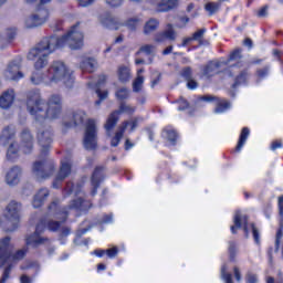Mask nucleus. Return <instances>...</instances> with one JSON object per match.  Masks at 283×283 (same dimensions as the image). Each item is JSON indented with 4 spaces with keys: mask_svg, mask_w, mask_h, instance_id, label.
Here are the masks:
<instances>
[{
    "mask_svg": "<svg viewBox=\"0 0 283 283\" xmlns=\"http://www.w3.org/2000/svg\"><path fill=\"white\" fill-rule=\"evenodd\" d=\"M85 45V34L81 29V23L72 25L61 38H43L27 54L28 61L33 62L34 71L31 75L33 85H56L63 83L66 87L74 85V71L65 62L54 61L50 67V54H54L59 48H70V50H81ZM45 67H48L45 70Z\"/></svg>",
    "mask_w": 283,
    "mask_h": 283,
    "instance_id": "obj_1",
    "label": "nucleus"
},
{
    "mask_svg": "<svg viewBox=\"0 0 283 283\" xmlns=\"http://www.w3.org/2000/svg\"><path fill=\"white\" fill-rule=\"evenodd\" d=\"M62 98L59 94L49 97L48 104L41 98V91H30L27 99V109L35 118H59L61 115Z\"/></svg>",
    "mask_w": 283,
    "mask_h": 283,
    "instance_id": "obj_2",
    "label": "nucleus"
},
{
    "mask_svg": "<svg viewBox=\"0 0 283 283\" xmlns=\"http://www.w3.org/2000/svg\"><path fill=\"white\" fill-rule=\"evenodd\" d=\"M10 247V238H4L0 241V266H3L4 270L0 274V283L6 282L10 275V271H12V266L19 262V260H23L25 256L24 250H19L15 254H9L8 248Z\"/></svg>",
    "mask_w": 283,
    "mask_h": 283,
    "instance_id": "obj_3",
    "label": "nucleus"
},
{
    "mask_svg": "<svg viewBox=\"0 0 283 283\" xmlns=\"http://www.w3.org/2000/svg\"><path fill=\"white\" fill-rule=\"evenodd\" d=\"M23 211V206L17 200H11L4 208L2 222L4 223V231H17L18 227L21 224V213Z\"/></svg>",
    "mask_w": 283,
    "mask_h": 283,
    "instance_id": "obj_4",
    "label": "nucleus"
},
{
    "mask_svg": "<svg viewBox=\"0 0 283 283\" xmlns=\"http://www.w3.org/2000/svg\"><path fill=\"white\" fill-rule=\"evenodd\" d=\"M233 223L231 233H238V229H243L245 235H249V231H252L255 244H260V230L256 229L255 224L248 222L247 214L242 211H237L233 217Z\"/></svg>",
    "mask_w": 283,
    "mask_h": 283,
    "instance_id": "obj_5",
    "label": "nucleus"
},
{
    "mask_svg": "<svg viewBox=\"0 0 283 283\" xmlns=\"http://www.w3.org/2000/svg\"><path fill=\"white\" fill-rule=\"evenodd\" d=\"M99 22L104 28H109L111 30H118L122 25H125L128 30L134 31L140 25V18H130L126 22H118L109 14H102L99 15Z\"/></svg>",
    "mask_w": 283,
    "mask_h": 283,
    "instance_id": "obj_6",
    "label": "nucleus"
},
{
    "mask_svg": "<svg viewBox=\"0 0 283 283\" xmlns=\"http://www.w3.org/2000/svg\"><path fill=\"white\" fill-rule=\"evenodd\" d=\"M136 127H138V118L120 124L113 136L112 130L109 135L106 133V136L111 138V146L118 147V145H120V140H123V136H125V132L132 133Z\"/></svg>",
    "mask_w": 283,
    "mask_h": 283,
    "instance_id": "obj_7",
    "label": "nucleus"
},
{
    "mask_svg": "<svg viewBox=\"0 0 283 283\" xmlns=\"http://www.w3.org/2000/svg\"><path fill=\"white\" fill-rule=\"evenodd\" d=\"M134 112H136V107L129 106L127 104H120L119 109L111 113L106 119L104 125L106 134L109 136V134L116 127L118 118H120V114H134Z\"/></svg>",
    "mask_w": 283,
    "mask_h": 283,
    "instance_id": "obj_8",
    "label": "nucleus"
},
{
    "mask_svg": "<svg viewBox=\"0 0 283 283\" xmlns=\"http://www.w3.org/2000/svg\"><path fill=\"white\" fill-rule=\"evenodd\" d=\"M3 78L6 81H14L15 83L23 78V72H21V59H14L10 61L2 72Z\"/></svg>",
    "mask_w": 283,
    "mask_h": 283,
    "instance_id": "obj_9",
    "label": "nucleus"
},
{
    "mask_svg": "<svg viewBox=\"0 0 283 283\" xmlns=\"http://www.w3.org/2000/svg\"><path fill=\"white\" fill-rule=\"evenodd\" d=\"M50 19V11L48 9L38 10L35 13L29 15L24 20L25 28H39Z\"/></svg>",
    "mask_w": 283,
    "mask_h": 283,
    "instance_id": "obj_10",
    "label": "nucleus"
},
{
    "mask_svg": "<svg viewBox=\"0 0 283 283\" xmlns=\"http://www.w3.org/2000/svg\"><path fill=\"white\" fill-rule=\"evenodd\" d=\"M96 120L88 119L84 133V147L85 149H96Z\"/></svg>",
    "mask_w": 283,
    "mask_h": 283,
    "instance_id": "obj_11",
    "label": "nucleus"
},
{
    "mask_svg": "<svg viewBox=\"0 0 283 283\" xmlns=\"http://www.w3.org/2000/svg\"><path fill=\"white\" fill-rule=\"evenodd\" d=\"M32 171L39 180H43V178H50L52 176L53 168L45 161H35Z\"/></svg>",
    "mask_w": 283,
    "mask_h": 283,
    "instance_id": "obj_12",
    "label": "nucleus"
},
{
    "mask_svg": "<svg viewBox=\"0 0 283 283\" xmlns=\"http://www.w3.org/2000/svg\"><path fill=\"white\" fill-rule=\"evenodd\" d=\"M201 101H206L207 103H211V101H213L216 105L214 114H224V112H229V108L231 107V102L227 99H220L211 95L202 97Z\"/></svg>",
    "mask_w": 283,
    "mask_h": 283,
    "instance_id": "obj_13",
    "label": "nucleus"
},
{
    "mask_svg": "<svg viewBox=\"0 0 283 283\" xmlns=\"http://www.w3.org/2000/svg\"><path fill=\"white\" fill-rule=\"evenodd\" d=\"M71 171H72V164L70 163V160H63L60 168V172L57 174V176L53 181L54 189H57L59 184L63 182V180H65V178L70 176Z\"/></svg>",
    "mask_w": 283,
    "mask_h": 283,
    "instance_id": "obj_14",
    "label": "nucleus"
},
{
    "mask_svg": "<svg viewBox=\"0 0 283 283\" xmlns=\"http://www.w3.org/2000/svg\"><path fill=\"white\" fill-rule=\"evenodd\" d=\"M150 6H156L158 12H167L178 6V0H148Z\"/></svg>",
    "mask_w": 283,
    "mask_h": 283,
    "instance_id": "obj_15",
    "label": "nucleus"
},
{
    "mask_svg": "<svg viewBox=\"0 0 283 283\" xmlns=\"http://www.w3.org/2000/svg\"><path fill=\"white\" fill-rule=\"evenodd\" d=\"M6 182L9 187H14L21 182V168L12 167L6 174Z\"/></svg>",
    "mask_w": 283,
    "mask_h": 283,
    "instance_id": "obj_16",
    "label": "nucleus"
},
{
    "mask_svg": "<svg viewBox=\"0 0 283 283\" xmlns=\"http://www.w3.org/2000/svg\"><path fill=\"white\" fill-rule=\"evenodd\" d=\"M105 81H107V77H105V75H102L98 77L97 81L88 82V87L95 90L99 101H105V98H107V91L101 90V87H102L103 83H105Z\"/></svg>",
    "mask_w": 283,
    "mask_h": 283,
    "instance_id": "obj_17",
    "label": "nucleus"
},
{
    "mask_svg": "<svg viewBox=\"0 0 283 283\" xmlns=\"http://www.w3.org/2000/svg\"><path fill=\"white\" fill-rule=\"evenodd\" d=\"M176 31L174 30V27L169 24L165 31L161 33H158L155 36V43H165V41H176Z\"/></svg>",
    "mask_w": 283,
    "mask_h": 283,
    "instance_id": "obj_18",
    "label": "nucleus"
},
{
    "mask_svg": "<svg viewBox=\"0 0 283 283\" xmlns=\"http://www.w3.org/2000/svg\"><path fill=\"white\" fill-rule=\"evenodd\" d=\"M14 103V90H7L0 96L1 109H10V106Z\"/></svg>",
    "mask_w": 283,
    "mask_h": 283,
    "instance_id": "obj_19",
    "label": "nucleus"
},
{
    "mask_svg": "<svg viewBox=\"0 0 283 283\" xmlns=\"http://www.w3.org/2000/svg\"><path fill=\"white\" fill-rule=\"evenodd\" d=\"M55 218H57L60 221H51L48 223V229L50 231H59V227H61V222H65L67 218V212L65 210H60L55 213Z\"/></svg>",
    "mask_w": 283,
    "mask_h": 283,
    "instance_id": "obj_20",
    "label": "nucleus"
},
{
    "mask_svg": "<svg viewBox=\"0 0 283 283\" xmlns=\"http://www.w3.org/2000/svg\"><path fill=\"white\" fill-rule=\"evenodd\" d=\"M21 149L24 154H30L32 151V135H30L29 130H24L21 134Z\"/></svg>",
    "mask_w": 283,
    "mask_h": 283,
    "instance_id": "obj_21",
    "label": "nucleus"
},
{
    "mask_svg": "<svg viewBox=\"0 0 283 283\" xmlns=\"http://www.w3.org/2000/svg\"><path fill=\"white\" fill-rule=\"evenodd\" d=\"M41 227L43 223L36 226L35 233L27 239V244L29 247H39L43 242V238L39 235L41 233Z\"/></svg>",
    "mask_w": 283,
    "mask_h": 283,
    "instance_id": "obj_22",
    "label": "nucleus"
},
{
    "mask_svg": "<svg viewBox=\"0 0 283 283\" xmlns=\"http://www.w3.org/2000/svg\"><path fill=\"white\" fill-rule=\"evenodd\" d=\"M50 196V191L45 188H42L35 196L33 199V207L35 209H39V207H41V205H43V202L45 201V198H48Z\"/></svg>",
    "mask_w": 283,
    "mask_h": 283,
    "instance_id": "obj_23",
    "label": "nucleus"
},
{
    "mask_svg": "<svg viewBox=\"0 0 283 283\" xmlns=\"http://www.w3.org/2000/svg\"><path fill=\"white\" fill-rule=\"evenodd\" d=\"M117 76L120 83H127L132 78V71L128 66L122 65L117 69Z\"/></svg>",
    "mask_w": 283,
    "mask_h": 283,
    "instance_id": "obj_24",
    "label": "nucleus"
},
{
    "mask_svg": "<svg viewBox=\"0 0 283 283\" xmlns=\"http://www.w3.org/2000/svg\"><path fill=\"white\" fill-rule=\"evenodd\" d=\"M38 140L44 149H48V147H50V143H52V133L50 130L39 133Z\"/></svg>",
    "mask_w": 283,
    "mask_h": 283,
    "instance_id": "obj_25",
    "label": "nucleus"
},
{
    "mask_svg": "<svg viewBox=\"0 0 283 283\" xmlns=\"http://www.w3.org/2000/svg\"><path fill=\"white\" fill-rule=\"evenodd\" d=\"M98 63L96 62V60L94 59H84L81 64L80 67L81 70H83V72H94V70H96Z\"/></svg>",
    "mask_w": 283,
    "mask_h": 283,
    "instance_id": "obj_26",
    "label": "nucleus"
},
{
    "mask_svg": "<svg viewBox=\"0 0 283 283\" xmlns=\"http://www.w3.org/2000/svg\"><path fill=\"white\" fill-rule=\"evenodd\" d=\"M161 136H163V138L168 140V143H170V145H174L178 138V134L171 127L165 128L161 133Z\"/></svg>",
    "mask_w": 283,
    "mask_h": 283,
    "instance_id": "obj_27",
    "label": "nucleus"
},
{
    "mask_svg": "<svg viewBox=\"0 0 283 283\" xmlns=\"http://www.w3.org/2000/svg\"><path fill=\"white\" fill-rule=\"evenodd\" d=\"M251 134V130H249L248 127H244L241 132V135L239 137V142L237 145V151H242V147H244V145L247 144V138H249Z\"/></svg>",
    "mask_w": 283,
    "mask_h": 283,
    "instance_id": "obj_28",
    "label": "nucleus"
},
{
    "mask_svg": "<svg viewBox=\"0 0 283 283\" xmlns=\"http://www.w3.org/2000/svg\"><path fill=\"white\" fill-rule=\"evenodd\" d=\"M158 20L150 19L146 22L144 27V34H151V32L156 31L158 29Z\"/></svg>",
    "mask_w": 283,
    "mask_h": 283,
    "instance_id": "obj_29",
    "label": "nucleus"
},
{
    "mask_svg": "<svg viewBox=\"0 0 283 283\" xmlns=\"http://www.w3.org/2000/svg\"><path fill=\"white\" fill-rule=\"evenodd\" d=\"M87 207H90V202L83 201V198L80 197L77 200H74L71 205V209H80V211H86Z\"/></svg>",
    "mask_w": 283,
    "mask_h": 283,
    "instance_id": "obj_30",
    "label": "nucleus"
},
{
    "mask_svg": "<svg viewBox=\"0 0 283 283\" xmlns=\"http://www.w3.org/2000/svg\"><path fill=\"white\" fill-rule=\"evenodd\" d=\"M143 72V69L137 72V78L133 83L134 92H140L143 90V83H145V77L140 75Z\"/></svg>",
    "mask_w": 283,
    "mask_h": 283,
    "instance_id": "obj_31",
    "label": "nucleus"
},
{
    "mask_svg": "<svg viewBox=\"0 0 283 283\" xmlns=\"http://www.w3.org/2000/svg\"><path fill=\"white\" fill-rule=\"evenodd\" d=\"M102 179H103V168H96L92 176V185L94 189L98 187Z\"/></svg>",
    "mask_w": 283,
    "mask_h": 283,
    "instance_id": "obj_32",
    "label": "nucleus"
},
{
    "mask_svg": "<svg viewBox=\"0 0 283 283\" xmlns=\"http://www.w3.org/2000/svg\"><path fill=\"white\" fill-rule=\"evenodd\" d=\"M87 118V115L83 111H75L73 113V125H83V120Z\"/></svg>",
    "mask_w": 283,
    "mask_h": 283,
    "instance_id": "obj_33",
    "label": "nucleus"
},
{
    "mask_svg": "<svg viewBox=\"0 0 283 283\" xmlns=\"http://www.w3.org/2000/svg\"><path fill=\"white\" fill-rule=\"evenodd\" d=\"M12 136H14V128L12 127H6L3 130H2V134H1V143L6 144L8 140H10L12 138Z\"/></svg>",
    "mask_w": 283,
    "mask_h": 283,
    "instance_id": "obj_34",
    "label": "nucleus"
},
{
    "mask_svg": "<svg viewBox=\"0 0 283 283\" xmlns=\"http://www.w3.org/2000/svg\"><path fill=\"white\" fill-rule=\"evenodd\" d=\"M228 271H229V266H227V264H223L221 266V280H223V282L226 283H233V277Z\"/></svg>",
    "mask_w": 283,
    "mask_h": 283,
    "instance_id": "obj_35",
    "label": "nucleus"
},
{
    "mask_svg": "<svg viewBox=\"0 0 283 283\" xmlns=\"http://www.w3.org/2000/svg\"><path fill=\"white\" fill-rule=\"evenodd\" d=\"M18 151H19V145H17L15 143H11L7 151V157L9 158V160L17 158Z\"/></svg>",
    "mask_w": 283,
    "mask_h": 283,
    "instance_id": "obj_36",
    "label": "nucleus"
},
{
    "mask_svg": "<svg viewBox=\"0 0 283 283\" xmlns=\"http://www.w3.org/2000/svg\"><path fill=\"white\" fill-rule=\"evenodd\" d=\"M156 52V45L154 44H144L139 49V54H154Z\"/></svg>",
    "mask_w": 283,
    "mask_h": 283,
    "instance_id": "obj_37",
    "label": "nucleus"
},
{
    "mask_svg": "<svg viewBox=\"0 0 283 283\" xmlns=\"http://www.w3.org/2000/svg\"><path fill=\"white\" fill-rule=\"evenodd\" d=\"M115 96L116 98H118V101H125L126 98H129V90H127L126 87H122L117 90Z\"/></svg>",
    "mask_w": 283,
    "mask_h": 283,
    "instance_id": "obj_38",
    "label": "nucleus"
},
{
    "mask_svg": "<svg viewBox=\"0 0 283 283\" xmlns=\"http://www.w3.org/2000/svg\"><path fill=\"white\" fill-rule=\"evenodd\" d=\"M216 70H218V63L211 62L205 70L203 74L206 76H212L213 73H216Z\"/></svg>",
    "mask_w": 283,
    "mask_h": 283,
    "instance_id": "obj_39",
    "label": "nucleus"
},
{
    "mask_svg": "<svg viewBox=\"0 0 283 283\" xmlns=\"http://www.w3.org/2000/svg\"><path fill=\"white\" fill-rule=\"evenodd\" d=\"M219 8H220V4L216 3V2H208L205 6V9L209 12V14H213V13L218 12Z\"/></svg>",
    "mask_w": 283,
    "mask_h": 283,
    "instance_id": "obj_40",
    "label": "nucleus"
},
{
    "mask_svg": "<svg viewBox=\"0 0 283 283\" xmlns=\"http://www.w3.org/2000/svg\"><path fill=\"white\" fill-rule=\"evenodd\" d=\"M247 78H249V75H247V71H242L237 77L234 85H244V83H247Z\"/></svg>",
    "mask_w": 283,
    "mask_h": 283,
    "instance_id": "obj_41",
    "label": "nucleus"
},
{
    "mask_svg": "<svg viewBox=\"0 0 283 283\" xmlns=\"http://www.w3.org/2000/svg\"><path fill=\"white\" fill-rule=\"evenodd\" d=\"M282 238H283L282 229H279L275 237L276 251L280 249V242H282Z\"/></svg>",
    "mask_w": 283,
    "mask_h": 283,
    "instance_id": "obj_42",
    "label": "nucleus"
},
{
    "mask_svg": "<svg viewBox=\"0 0 283 283\" xmlns=\"http://www.w3.org/2000/svg\"><path fill=\"white\" fill-rule=\"evenodd\" d=\"M106 255L108 258H116V255H118V248L114 247V248L106 250Z\"/></svg>",
    "mask_w": 283,
    "mask_h": 283,
    "instance_id": "obj_43",
    "label": "nucleus"
},
{
    "mask_svg": "<svg viewBox=\"0 0 283 283\" xmlns=\"http://www.w3.org/2000/svg\"><path fill=\"white\" fill-rule=\"evenodd\" d=\"M66 191H71V193H74L75 196H78L81 193V189L78 188V186L74 187L70 184L66 187Z\"/></svg>",
    "mask_w": 283,
    "mask_h": 283,
    "instance_id": "obj_44",
    "label": "nucleus"
},
{
    "mask_svg": "<svg viewBox=\"0 0 283 283\" xmlns=\"http://www.w3.org/2000/svg\"><path fill=\"white\" fill-rule=\"evenodd\" d=\"M247 283H258V276L253 273H248L245 276Z\"/></svg>",
    "mask_w": 283,
    "mask_h": 283,
    "instance_id": "obj_45",
    "label": "nucleus"
},
{
    "mask_svg": "<svg viewBox=\"0 0 283 283\" xmlns=\"http://www.w3.org/2000/svg\"><path fill=\"white\" fill-rule=\"evenodd\" d=\"M106 3L111 8H118V6H123V0H106Z\"/></svg>",
    "mask_w": 283,
    "mask_h": 283,
    "instance_id": "obj_46",
    "label": "nucleus"
},
{
    "mask_svg": "<svg viewBox=\"0 0 283 283\" xmlns=\"http://www.w3.org/2000/svg\"><path fill=\"white\" fill-rule=\"evenodd\" d=\"M178 104H179V106H178L179 112H182V111L187 109V107H189V104L187 103V101H185L182 98H180L178 101Z\"/></svg>",
    "mask_w": 283,
    "mask_h": 283,
    "instance_id": "obj_47",
    "label": "nucleus"
},
{
    "mask_svg": "<svg viewBox=\"0 0 283 283\" xmlns=\"http://www.w3.org/2000/svg\"><path fill=\"white\" fill-rule=\"evenodd\" d=\"M187 81H188L187 82L188 90H196V87H198V83L191 80V77H189Z\"/></svg>",
    "mask_w": 283,
    "mask_h": 283,
    "instance_id": "obj_48",
    "label": "nucleus"
},
{
    "mask_svg": "<svg viewBox=\"0 0 283 283\" xmlns=\"http://www.w3.org/2000/svg\"><path fill=\"white\" fill-rule=\"evenodd\" d=\"M269 75V69L259 70L256 73L258 78H265Z\"/></svg>",
    "mask_w": 283,
    "mask_h": 283,
    "instance_id": "obj_49",
    "label": "nucleus"
},
{
    "mask_svg": "<svg viewBox=\"0 0 283 283\" xmlns=\"http://www.w3.org/2000/svg\"><path fill=\"white\" fill-rule=\"evenodd\" d=\"M234 277L237 282H242V273L240 272L239 268L233 269Z\"/></svg>",
    "mask_w": 283,
    "mask_h": 283,
    "instance_id": "obj_50",
    "label": "nucleus"
},
{
    "mask_svg": "<svg viewBox=\"0 0 283 283\" xmlns=\"http://www.w3.org/2000/svg\"><path fill=\"white\" fill-rule=\"evenodd\" d=\"M203 34H205V30H199V31L195 32L192 35V41H198V40L202 39Z\"/></svg>",
    "mask_w": 283,
    "mask_h": 283,
    "instance_id": "obj_51",
    "label": "nucleus"
},
{
    "mask_svg": "<svg viewBox=\"0 0 283 283\" xmlns=\"http://www.w3.org/2000/svg\"><path fill=\"white\" fill-rule=\"evenodd\" d=\"M77 1L82 8H87V6H92V3L95 2L96 0H77Z\"/></svg>",
    "mask_w": 283,
    "mask_h": 283,
    "instance_id": "obj_52",
    "label": "nucleus"
},
{
    "mask_svg": "<svg viewBox=\"0 0 283 283\" xmlns=\"http://www.w3.org/2000/svg\"><path fill=\"white\" fill-rule=\"evenodd\" d=\"M189 23V18H180L179 23H177V28H185Z\"/></svg>",
    "mask_w": 283,
    "mask_h": 283,
    "instance_id": "obj_53",
    "label": "nucleus"
},
{
    "mask_svg": "<svg viewBox=\"0 0 283 283\" xmlns=\"http://www.w3.org/2000/svg\"><path fill=\"white\" fill-rule=\"evenodd\" d=\"M269 14V7H263L258 11V17H266Z\"/></svg>",
    "mask_w": 283,
    "mask_h": 283,
    "instance_id": "obj_54",
    "label": "nucleus"
},
{
    "mask_svg": "<svg viewBox=\"0 0 283 283\" xmlns=\"http://www.w3.org/2000/svg\"><path fill=\"white\" fill-rule=\"evenodd\" d=\"M240 50H235L233 53L230 54V61H238L240 59Z\"/></svg>",
    "mask_w": 283,
    "mask_h": 283,
    "instance_id": "obj_55",
    "label": "nucleus"
},
{
    "mask_svg": "<svg viewBox=\"0 0 283 283\" xmlns=\"http://www.w3.org/2000/svg\"><path fill=\"white\" fill-rule=\"evenodd\" d=\"M237 251H238V248L235 247V243H230V245H229V253H230L231 258H233V255H235Z\"/></svg>",
    "mask_w": 283,
    "mask_h": 283,
    "instance_id": "obj_56",
    "label": "nucleus"
},
{
    "mask_svg": "<svg viewBox=\"0 0 283 283\" xmlns=\"http://www.w3.org/2000/svg\"><path fill=\"white\" fill-rule=\"evenodd\" d=\"M182 76L187 81L189 78H191V69L187 67L182 71Z\"/></svg>",
    "mask_w": 283,
    "mask_h": 283,
    "instance_id": "obj_57",
    "label": "nucleus"
},
{
    "mask_svg": "<svg viewBox=\"0 0 283 283\" xmlns=\"http://www.w3.org/2000/svg\"><path fill=\"white\" fill-rule=\"evenodd\" d=\"M7 45H10V40L0 35V48H7Z\"/></svg>",
    "mask_w": 283,
    "mask_h": 283,
    "instance_id": "obj_58",
    "label": "nucleus"
},
{
    "mask_svg": "<svg viewBox=\"0 0 283 283\" xmlns=\"http://www.w3.org/2000/svg\"><path fill=\"white\" fill-rule=\"evenodd\" d=\"M279 211L280 216H283V196L279 197Z\"/></svg>",
    "mask_w": 283,
    "mask_h": 283,
    "instance_id": "obj_59",
    "label": "nucleus"
},
{
    "mask_svg": "<svg viewBox=\"0 0 283 283\" xmlns=\"http://www.w3.org/2000/svg\"><path fill=\"white\" fill-rule=\"evenodd\" d=\"M280 147H282V143L280 142H273L271 145L272 150L280 149Z\"/></svg>",
    "mask_w": 283,
    "mask_h": 283,
    "instance_id": "obj_60",
    "label": "nucleus"
},
{
    "mask_svg": "<svg viewBox=\"0 0 283 283\" xmlns=\"http://www.w3.org/2000/svg\"><path fill=\"white\" fill-rule=\"evenodd\" d=\"M93 254L97 258H103L105 255V250H95Z\"/></svg>",
    "mask_w": 283,
    "mask_h": 283,
    "instance_id": "obj_61",
    "label": "nucleus"
},
{
    "mask_svg": "<svg viewBox=\"0 0 283 283\" xmlns=\"http://www.w3.org/2000/svg\"><path fill=\"white\" fill-rule=\"evenodd\" d=\"M20 282L21 283H32V279H30L25 275H22L21 279H20Z\"/></svg>",
    "mask_w": 283,
    "mask_h": 283,
    "instance_id": "obj_62",
    "label": "nucleus"
},
{
    "mask_svg": "<svg viewBox=\"0 0 283 283\" xmlns=\"http://www.w3.org/2000/svg\"><path fill=\"white\" fill-rule=\"evenodd\" d=\"M132 147H134V144L132 142H129V139H126V142H125V149L129 150V149H132Z\"/></svg>",
    "mask_w": 283,
    "mask_h": 283,
    "instance_id": "obj_63",
    "label": "nucleus"
},
{
    "mask_svg": "<svg viewBox=\"0 0 283 283\" xmlns=\"http://www.w3.org/2000/svg\"><path fill=\"white\" fill-rule=\"evenodd\" d=\"M174 51V46H168L163 51V54L166 56L167 54H171Z\"/></svg>",
    "mask_w": 283,
    "mask_h": 283,
    "instance_id": "obj_64",
    "label": "nucleus"
}]
</instances>
